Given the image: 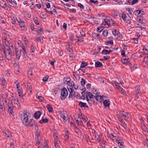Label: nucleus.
<instances>
[{
    "label": "nucleus",
    "instance_id": "nucleus-16",
    "mask_svg": "<svg viewBox=\"0 0 148 148\" xmlns=\"http://www.w3.org/2000/svg\"><path fill=\"white\" fill-rule=\"evenodd\" d=\"M64 82L65 84H67L68 85V86H67V88H73V86L74 85V82L72 81H71L70 80L67 81L66 80H65L64 81Z\"/></svg>",
    "mask_w": 148,
    "mask_h": 148
},
{
    "label": "nucleus",
    "instance_id": "nucleus-17",
    "mask_svg": "<svg viewBox=\"0 0 148 148\" xmlns=\"http://www.w3.org/2000/svg\"><path fill=\"white\" fill-rule=\"evenodd\" d=\"M3 133L4 136L7 137H10L12 136L11 134L9 132L8 130H4Z\"/></svg>",
    "mask_w": 148,
    "mask_h": 148
},
{
    "label": "nucleus",
    "instance_id": "nucleus-10",
    "mask_svg": "<svg viewBox=\"0 0 148 148\" xmlns=\"http://www.w3.org/2000/svg\"><path fill=\"white\" fill-rule=\"evenodd\" d=\"M35 123V121L33 119H30L29 120L28 119L24 125L27 126H32L34 125Z\"/></svg>",
    "mask_w": 148,
    "mask_h": 148
},
{
    "label": "nucleus",
    "instance_id": "nucleus-28",
    "mask_svg": "<svg viewBox=\"0 0 148 148\" xmlns=\"http://www.w3.org/2000/svg\"><path fill=\"white\" fill-rule=\"evenodd\" d=\"M17 43L19 46L22 49L25 47L24 45L22 43L21 40H18L17 41Z\"/></svg>",
    "mask_w": 148,
    "mask_h": 148
},
{
    "label": "nucleus",
    "instance_id": "nucleus-5",
    "mask_svg": "<svg viewBox=\"0 0 148 148\" xmlns=\"http://www.w3.org/2000/svg\"><path fill=\"white\" fill-rule=\"evenodd\" d=\"M20 119L23 124L28 120V118L26 111H24L23 114L21 115Z\"/></svg>",
    "mask_w": 148,
    "mask_h": 148
},
{
    "label": "nucleus",
    "instance_id": "nucleus-48",
    "mask_svg": "<svg viewBox=\"0 0 148 148\" xmlns=\"http://www.w3.org/2000/svg\"><path fill=\"white\" fill-rule=\"evenodd\" d=\"M143 62H145V64H148V54L145 57Z\"/></svg>",
    "mask_w": 148,
    "mask_h": 148
},
{
    "label": "nucleus",
    "instance_id": "nucleus-55",
    "mask_svg": "<svg viewBox=\"0 0 148 148\" xmlns=\"http://www.w3.org/2000/svg\"><path fill=\"white\" fill-rule=\"evenodd\" d=\"M108 32L107 30H104L103 31L102 33L103 35L104 36H106L108 34Z\"/></svg>",
    "mask_w": 148,
    "mask_h": 148
},
{
    "label": "nucleus",
    "instance_id": "nucleus-52",
    "mask_svg": "<svg viewBox=\"0 0 148 148\" xmlns=\"http://www.w3.org/2000/svg\"><path fill=\"white\" fill-rule=\"evenodd\" d=\"M119 32L116 30L114 29L112 31V34L114 36H116L118 34Z\"/></svg>",
    "mask_w": 148,
    "mask_h": 148
},
{
    "label": "nucleus",
    "instance_id": "nucleus-45",
    "mask_svg": "<svg viewBox=\"0 0 148 148\" xmlns=\"http://www.w3.org/2000/svg\"><path fill=\"white\" fill-rule=\"evenodd\" d=\"M81 117L83 119V121H84L85 122L87 121V120L88 119L87 116L84 115H81Z\"/></svg>",
    "mask_w": 148,
    "mask_h": 148
},
{
    "label": "nucleus",
    "instance_id": "nucleus-15",
    "mask_svg": "<svg viewBox=\"0 0 148 148\" xmlns=\"http://www.w3.org/2000/svg\"><path fill=\"white\" fill-rule=\"evenodd\" d=\"M92 131L93 133H95L94 134V135L95 136V140L97 141H99L101 140L99 133H97L96 134L95 130H92Z\"/></svg>",
    "mask_w": 148,
    "mask_h": 148
},
{
    "label": "nucleus",
    "instance_id": "nucleus-21",
    "mask_svg": "<svg viewBox=\"0 0 148 148\" xmlns=\"http://www.w3.org/2000/svg\"><path fill=\"white\" fill-rule=\"evenodd\" d=\"M22 52L23 54V56L24 58H26V57L27 56V52L26 51V49L25 47L22 49Z\"/></svg>",
    "mask_w": 148,
    "mask_h": 148
},
{
    "label": "nucleus",
    "instance_id": "nucleus-49",
    "mask_svg": "<svg viewBox=\"0 0 148 148\" xmlns=\"http://www.w3.org/2000/svg\"><path fill=\"white\" fill-rule=\"evenodd\" d=\"M36 98L37 99H39L41 101H43L44 100V98L41 96L36 95Z\"/></svg>",
    "mask_w": 148,
    "mask_h": 148
},
{
    "label": "nucleus",
    "instance_id": "nucleus-25",
    "mask_svg": "<svg viewBox=\"0 0 148 148\" xmlns=\"http://www.w3.org/2000/svg\"><path fill=\"white\" fill-rule=\"evenodd\" d=\"M95 98L97 101H101L102 99V97L100 95H97L95 96Z\"/></svg>",
    "mask_w": 148,
    "mask_h": 148
},
{
    "label": "nucleus",
    "instance_id": "nucleus-38",
    "mask_svg": "<svg viewBox=\"0 0 148 148\" xmlns=\"http://www.w3.org/2000/svg\"><path fill=\"white\" fill-rule=\"evenodd\" d=\"M102 65V63L99 61L96 62L95 63V66L97 67H100Z\"/></svg>",
    "mask_w": 148,
    "mask_h": 148
},
{
    "label": "nucleus",
    "instance_id": "nucleus-43",
    "mask_svg": "<svg viewBox=\"0 0 148 148\" xmlns=\"http://www.w3.org/2000/svg\"><path fill=\"white\" fill-rule=\"evenodd\" d=\"M36 137L35 138V140H37L38 139H41L40 137V133L39 132H36Z\"/></svg>",
    "mask_w": 148,
    "mask_h": 148
},
{
    "label": "nucleus",
    "instance_id": "nucleus-36",
    "mask_svg": "<svg viewBox=\"0 0 148 148\" xmlns=\"http://www.w3.org/2000/svg\"><path fill=\"white\" fill-rule=\"evenodd\" d=\"M48 121V120L47 119H42L40 120L39 122L40 123H45L47 122Z\"/></svg>",
    "mask_w": 148,
    "mask_h": 148
},
{
    "label": "nucleus",
    "instance_id": "nucleus-46",
    "mask_svg": "<svg viewBox=\"0 0 148 148\" xmlns=\"http://www.w3.org/2000/svg\"><path fill=\"white\" fill-rule=\"evenodd\" d=\"M18 92V95L19 97H21V98L22 97V96L21 95L22 94V90L21 88H20V89H18L17 90Z\"/></svg>",
    "mask_w": 148,
    "mask_h": 148
},
{
    "label": "nucleus",
    "instance_id": "nucleus-3",
    "mask_svg": "<svg viewBox=\"0 0 148 148\" xmlns=\"http://www.w3.org/2000/svg\"><path fill=\"white\" fill-rule=\"evenodd\" d=\"M5 57L8 60H11L12 58L13 53L9 49H5L4 50Z\"/></svg>",
    "mask_w": 148,
    "mask_h": 148
},
{
    "label": "nucleus",
    "instance_id": "nucleus-50",
    "mask_svg": "<svg viewBox=\"0 0 148 148\" xmlns=\"http://www.w3.org/2000/svg\"><path fill=\"white\" fill-rule=\"evenodd\" d=\"M116 36V38L118 40H121L122 38V35L121 34H118Z\"/></svg>",
    "mask_w": 148,
    "mask_h": 148
},
{
    "label": "nucleus",
    "instance_id": "nucleus-39",
    "mask_svg": "<svg viewBox=\"0 0 148 148\" xmlns=\"http://www.w3.org/2000/svg\"><path fill=\"white\" fill-rule=\"evenodd\" d=\"M92 91L93 94H96V95L99 93V90L96 89L94 88L92 90Z\"/></svg>",
    "mask_w": 148,
    "mask_h": 148
},
{
    "label": "nucleus",
    "instance_id": "nucleus-62",
    "mask_svg": "<svg viewBox=\"0 0 148 148\" xmlns=\"http://www.w3.org/2000/svg\"><path fill=\"white\" fill-rule=\"evenodd\" d=\"M84 41V38L82 37H79L77 39V42H83Z\"/></svg>",
    "mask_w": 148,
    "mask_h": 148
},
{
    "label": "nucleus",
    "instance_id": "nucleus-47",
    "mask_svg": "<svg viewBox=\"0 0 148 148\" xmlns=\"http://www.w3.org/2000/svg\"><path fill=\"white\" fill-rule=\"evenodd\" d=\"M34 22L37 25H39L40 21H38L37 18L34 17Z\"/></svg>",
    "mask_w": 148,
    "mask_h": 148
},
{
    "label": "nucleus",
    "instance_id": "nucleus-29",
    "mask_svg": "<svg viewBox=\"0 0 148 148\" xmlns=\"http://www.w3.org/2000/svg\"><path fill=\"white\" fill-rule=\"evenodd\" d=\"M42 36L40 35L39 36L37 35L36 36V39L37 41L38 42H41Z\"/></svg>",
    "mask_w": 148,
    "mask_h": 148
},
{
    "label": "nucleus",
    "instance_id": "nucleus-54",
    "mask_svg": "<svg viewBox=\"0 0 148 148\" xmlns=\"http://www.w3.org/2000/svg\"><path fill=\"white\" fill-rule=\"evenodd\" d=\"M87 65V63L86 62H83L80 66V67L81 68H84L85 66H86Z\"/></svg>",
    "mask_w": 148,
    "mask_h": 148
},
{
    "label": "nucleus",
    "instance_id": "nucleus-20",
    "mask_svg": "<svg viewBox=\"0 0 148 148\" xmlns=\"http://www.w3.org/2000/svg\"><path fill=\"white\" fill-rule=\"evenodd\" d=\"M140 90V88L139 86H136L135 87V92L136 94V97L138 98H139L138 94L139 93V91Z\"/></svg>",
    "mask_w": 148,
    "mask_h": 148
},
{
    "label": "nucleus",
    "instance_id": "nucleus-23",
    "mask_svg": "<svg viewBox=\"0 0 148 148\" xmlns=\"http://www.w3.org/2000/svg\"><path fill=\"white\" fill-rule=\"evenodd\" d=\"M7 1L11 3L14 7H15L17 6V3L14 0H6Z\"/></svg>",
    "mask_w": 148,
    "mask_h": 148
},
{
    "label": "nucleus",
    "instance_id": "nucleus-42",
    "mask_svg": "<svg viewBox=\"0 0 148 148\" xmlns=\"http://www.w3.org/2000/svg\"><path fill=\"white\" fill-rule=\"evenodd\" d=\"M118 145L120 148H124V143L123 142H120L119 143Z\"/></svg>",
    "mask_w": 148,
    "mask_h": 148
},
{
    "label": "nucleus",
    "instance_id": "nucleus-12",
    "mask_svg": "<svg viewBox=\"0 0 148 148\" xmlns=\"http://www.w3.org/2000/svg\"><path fill=\"white\" fill-rule=\"evenodd\" d=\"M68 89L70 92L69 95V97L71 98H73L75 96V92L73 88H68Z\"/></svg>",
    "mask_w": 148,
    "mask_h": 148
},
{
    "label": "nucleus",
    "instance_id": "nucleus-61",
    "mask_svg": "<svg viewBox=\"0 0 148 148\" xmlns=\"http://www.w3.org/2000/svg\"><path fill=\"white\" fill-rule=\"evenodd\" d=\"M105 44L106 45H108L109 44L112 45L113 44V41L112 40H110L108 42H105Z\"/></svg>",
    "mask_w": 148,
    "mask_h": 148
},
{
    "label": "nucleus",
    "instance_id": "nucleus-64",
    "mask_svg": "<svg viewBox=\"0 0 148 148\" xmlns=\"http://www.w3.org/2000/svg\"><path fill=\"white\" fill-rule=\"evenodd\" d=\"M143 50H145L146 51H147L148 50V46L147 45H145L144 46L143 48Z\"/></svg>",
    "mask_w": 148,
    "mask_h": 148
},
{
    "label": "nucleus",
    "instance_id": "nucleus-40",
    "mask_svg": "<svg viewBox=\"0 0 148 148\" xmlns=\"http://www.w3.org/2000/svg\"><path fill=\"white\" fill-rule=\"evenodd\" d=\"M35 51V45L33 44H32L31 45L30 52L34 53V52Z\"/></svg>",
    "mask_w": 148,
    "mask_h": 148
},
{
    "label": "nucleus",
    "instance_id": "nucleus-2",
    "mask_svg": "<svg viewBox=\"0 0 148 148\" xmlns=\"http://www.w3.org/2000/svg\"><path fill=\"white\" fill-rule=\"evenodd\" d=\"M8 110L10 116H13L14 115L13 109L14 108V105L13 104L12 101L10 100L8 103Z\"/></svg>",
    "mask_w": 148,
    "mask_h": 148
},
{
    "label": "nucleus",
    "instance_id": "nucleus-11",
    "mask_svg": "<svg viewBox=\"0 0 148 148\" xmlns=\"http://www.w3.org/2000/svg\"><path fill=\"white\" fill-rule=\"evenodd\" d=\"M86 95L87 101H88L91 99H94L95 98V96H94L91 92H87Z\"/></svg>",
    "mask_w": 148,
    "mask_h": 148
},
{
    "label": "nucleus",
    "instance_id": "nucleus-37",
    "mask_svg": "<svg viewBox=\"0 0 148 148\" xmlns=\"http://www.w3.org/2000/svg\"><path fill=\"white\" fill-rule=\"evenodd\" d=\"M118 119L121 122L122 124H123V125H125V123L124 120L125 119L121 117H119Z\"/></svg>",
    "mask_w": 148,
    "mask_h": 148
},
{
    "label": "nucleus",
    "instance_id": "nucleus-44",
    "mask_svg": "<svg viewBox=\"0 0 148 148\" xmlns=\"http://www.w3.org/2000/svg\"><path fill=\"white\" fill-rule=\"evenodd\" d=\"M137 65L134 64L130 67L132 71H134L137 67Z\"/></svg>",
    "mask_w": 148,
    "mask_h": 148
},
{
    "label": "nucleus",
    "instance_id": "nucleus-27",
    "mask_svg": "<svg viewBox=\"0 0 148 148\" xmlns=\"http://www.w3.org/2000/svg\"><path fill=\"white\" fill-rule=\"evenodd\" d=\"M41 115V113L39 111H37L35 112L34 114V117L38 119L39 118Z\"/></svg>",
    "mask_w": 148,
    "mask_h": 148
},
{
    "label": "nucleus",
    "instance_id": "nucleus-19",
    "mask_svg": "<svg viewBox=\"0 0 148 148\" xmlns=\"http://www.w3.org/2000/svg\"><path fill=\"white\" fill-rule=\"evenodd\" d=\"M5 111V108L3 103H0V112L3 114Z\"/></svg>",
    "mask_w": 148,
    "mask_h": 148
},
{
    "label": "nucleus",
    "instance_id": "nucleus-31",
    "mask_svg": "<svg viewBox=\"0 0 148 148\" xmlns=\"http://www.w3.org/2000/svg\"><path fill=\"white\" fill-rule=\"evenodd\" d=\"M111 51H108L107 50H103L102 51V53L104 55H108L110 54V52Z\"/></svg>",
    "mask_w": 148,
    "mask_h": 148
},
{
    "label": "nucleus",
    "instance_id": "nucleus-35",
    "mask_svg": "<svg viewBox=\"0 0 148 148\" xmlns=\"http://www.w3.org/2000/svg\"><path fill=\"white\" fill-rule=\"evenodd\" d=\"M27 90L29 91L31 93L32 92V88L31 87V84L30 83H28L27 84Z\"/></svg>",
    "mask_w": 148,
    "mask_h": 148
},
{
    "label": "nucleus",
    "instance_id": "nucleus-13",
    "mask_svg": "<svg viewBox=\"0 0 148 148\" xmlns=\"http://www.w3.org/2000/svg\"><path fill=\"white\" fill-rule=\"evenodd\" d=\"M60 141L58 138H55V140L53 141V143L55 148H61L59 145Z\"/></svg>",
    "mask_w": 148,
    "mask_h": 148
},
{
    "label": "nucleus",
    "instance_id": "nucleus-34",
    "mask_svg": "<svg viewBox=\"0 0 148 148\" xmlns=\"http://www.w3.org/2000/svg\"><path fill=\"white\" fill-rule=\"evenodd\" d=\"M103 104L104 106L105 107H108L109 106L110 104V102L108 100H105L103 101Z\"/></svg>",
    "mask_w": 148,
    "mask_h": 148
},
{
    "label": "nucleus",
    "instance_id": "nucleus-6",
    "mask_svg": "<svg viewBox=\"0 0 148 148\" xmlns=\"http://www.w3.org/2000/svg\"><path fill=\"white\" fill-rule=\"evenodd\" d=\"M16 21H17L19 25L20 26V27L22 31H24L26 29V27L24 21L22 20L19 19L17 20V19L14 20V21L16 22Z\"/></svg>",
    "mask_w": 148,
    "mask_h": 148
},
{
    "label": "nucleus",
    "instance_id": "nucleus-9",
    "mask_svg": "<svg viewBox=\"0 0 148 148\" xmlns=\"http://www.w3.org/2000/svg\"><path fill=\"white\" fill-rule=\"evenodd\" d=\"M15 56L17 59L19 60L21 54L22 50L21 49H19L16 48H15Z\"/></svg>",
    "mask_w": 148,
    "mask_h": 148
},
{
    "label": "nucleus",
    "instance_id": "nucleus-14",
    "mask_svg": "<svg viewBox=\"0 0 148 148\" xmlns=\"http://www.w3.org/2000/svg\"><path fill=\"white\" fill-rule=\"evenodd\" d=\"M121 60L123 64H127L129 63V61L128 58L126 56H123Z\"/></svg>",
    "mask_w": 148,
    "mask_h": 148
},
{
    "label": "nucleus",
    "instance_id": "nucleus-56",
    "mask_svg": "<svg viewBox=\"0 0 148 148\" xmlns=\"http://www.w3.org/2000/svg\"><path fill=\"white\" fill-rule=\"evenodd\" d=\"M80 82L81 85L83 86L85 85L86 81L84 78H82Z\"/></svg>",
    "mask_w": 148,
    "mask_h": 148
},
{
    "label": "nucleus",
    "instance_id": "nucleus-33",
    "mask_svg": "<svg viewBox=\"0 0 148 148\" xmlns=\"http://www.w3.org/2000/svg\"><path fill=\"white\" fill-rule=\"evenodd\" d=\"M113 84L115 85V87L117 89H119L120 88V86L119 85L118 83L117 82L113 81L112 82Z\"/></svg>",
    "mask_w": 148,
    "mask_h": 148
},
{
    "label": "nucleus",
    "instance_id": "nucleus-58",
    "mask_svg": "<svg viewBox=\"0 0 148 148\" xmlns=\"http://www.w3.org/2000/svg\"><path fill=\"white\" fill-rule=\"evenodd\" d=\"M103 29V27H99L97 28V31L98 32H101L102 30Z\"/></svg>",
    "mask_w": 148,
    "mask_h": 148
},
{
    "label": "nucleus",
    "instance_id": "nucleus-4",
    "mask_svg": "<svg viewBox=\"0 0 148 148\" xmlns=\"http://www.w3.org/2000/svg\"><path fill=\"white\" fill-rule=\"evenodd\" d=\"M68 95V92L66 88H63L61 90L60 98L62 100L65 99Z\"/></svg>",
    "mask_w": 148,
    "mask_h": 148
},
{
    "label": "nucleus",
    "instance_id": "nucleus-41",
    "mask_svg": "<svg viewBox=\"0 0 148 148\" xmlns=\"http://www.w3.org/2000/svg\"><path fill=\"white\" fill-rule=\"evenodd\" d=\"M14 104L15 105H16V106L15 107H17L18 108H20V104L18 100L16 101L15 102H14Z\"/></svg>",
    "mask_w": 148,
    "mask_h": 148
},
{
    "label": "nucleus",
    "instance_id": "nucleus-53",
    "mask_svg": "<svg viewBox=\"0 0 148 148\" xmlns=\"http://www.w3.org/2000/svg\"><path fill=\"white\" fill-rule=\"evenodd\" d=\"M60 116L62 118L63 121L64 122L66 121V117L63 114H62L60 115Z\"/></svg>",
    "mask_w": 148,
    "mask_h": 148
},
{
    "label": "nucleus",
    "instance_id": "nucleus-60",
    "mask_svg": "<svg viewBox=\"0 0 148 148\" xmlns=\"http://www.w3.org/2000/svg\"><path fill=\"white\" fill-rule=\"evenodd\" d=\"M49 76L46 75L45 77H43L42 79V81L43 82H46L48 79Z\"/></svg>",
    "mask_w": 148,
    "mask_h": 148
},
{
    "label": "nucleus",
    "instance_id": "nucleus-24",
    "mask_svg": "<svg viewBox=\"0 0 148 148\" xmlns=\"http://www.w3.org/2000/svg\"><path fill=\"white\" fill-rule=\"evenodd\" d=\"M22 39L25 45H28V40L26 36H23L22 37Z\"/></svg>",
    "mask_w": 148,
    "mask_h": 148
},
{
    "label": "nucleus",
    "instance_id": "nucleus-63",
    "mask_svg": "<svg viewBox=\"0 0 148 148\" xmlns=\"http://www.w3.org/2000/svg\"><path fill=\"white\" fill-rule=\"evenodd\" d=\"M78 6L81 9H83L84 8V6L81 3H79L78 4Z\"/></svg>",
    "mask_w": 148,
    "mask_h": 148
},
{
    "label": "nucleus",
    "instance_id": "nucleus-32",
    "mask_svg": "<svg viewBox=\"0 0 148 148\" xmlns=\"http://www.w3.org/2000/svg\"><path fill=\"white\" fill-rule=\"evenodd\" d=\"M47 108L49 112H52L53 111L52 107L50 105H47Z\"/></svg>",
    "mask_w": 148,
    "mask_h": 148
},
{
    "label": "nucleus",
    "instance_id": "nucleus-57",
    "mask_svg": "<svg viewBox=\"0 0 148 148\" xmlns=\"http://www.w3.org/2000/svg\"><path fill=\"white\" fill-rule=\"evenodd\" d=\"M121 92V93L123 94H125V91L121 87L119 88V89H118Z\"/></svg>",
    "mask_w": 148,
    "mask_h": 148
},
{
    "label": "nucleus",
    "instance_id": "nucleus-59",
    "mask_svg": "<svg viewBox=\"0 0 148 148\" xmlns=\"http://www.w3.org/2000/svg\"><path fill=\"white\" fill-rule=\"evenodd\" d=\"M35 7V5L33 3L30 4L29 5V8L31 9H34Z\"/></svg>",
    "mask_w": 148,
    "mask_h": 148
},
{
    "label": "nucleus",
    "instance_id": "nucleus-51",
    "mask_svg": "<svg viewBox=\"0 0 148 148\" xmlns=\"http://www.w3.org/2000/svg\"><path fill=\"white\" fill-rule=\"evenodd\" d=\"M79 104L81 107H86V104L85 103H83L81 102L79 103Z\"/></svg>",
    "mask_w": 148,
    "mask_h": 148
},
{
    "label": "nucleus",
    "instance_id": "nucleus-8",
    "mask_svg": "<svg viewBox=\"0 0 148 148\" xmlns=\"http://www.w3.org/2000/svg\"><path fill=\"white\" fill-rule=\"evenodd\" d=\"M111 18L109 17H106L103 21V25H107L110 27L111 26Z\"/></svg>",
    "mask_w": 148,
    "mask_h": 148
},
{
    "label": "nucleus",
    "instance_id": "nucleus-22",
    "mask_svg": "<svg viewBox=\"0 0 148 148\" xmlns=\"http://www.w3.org/2000/svg\"><path fill=\"white\" fill-rule=\"evenodd\" d=\"M0 5L3 8H5L7 6L6 2L3 0L0 1Z\"/></svg>",
    "mask_w": 148,
    "mask_h": 148
},
{
    "label": "nucleus",
    "instance_id": "nucleus-30",
    "mask_svg": "<svg viewBox=\"0 0 148 148\" xmlns=\"http://www.w3.org/2000/svg\"><path fill=\"white\" fill-rule=\"evenodd\" d=\"M43 29L42 28H40L39 29L38 28L37 30H35V32L40 34V35L42 34V32L43 31Z\"/></svg>",
    "mask_w": 148,
    "mask_h": 148
},
{
    "label": "nucleus",
    "instance_id": "nucleus-26",
    "mask_svg": "<svg viewBox=\"0 0 148 148\" xmlns=\"http://www.w3.org/2000/svg\"><path fill=\"white\" fill-rule=\"evenodd\" d=\"M41 139H38L37 140H35L36 145V146H38V147L39 148L38 145L42 146V144L40 143V141Z\"/></svg>",
    "mask_w": 148,
    "mask_h": 148
},
{
    "label": "nucleus",
    "instance_id": "nucleus-18",
    "mask_svg": "<svg viewBox=\"0 0 148 148\" xmlns=\"http://www.w3.org/2000/svg\"><path fill=\"white\" fill-rule=\"evenodd\" d=\"M1 82L2 87L3 88H6L7 84L5 82V78L3 77H2L1 78Z\"/></svg>",
    "mask_w": 148,
    "mask_h": 148
},
{
    "label": "nucleus",
    "instance_id": "nucleus-7",
    "mask_svg": "<svg viewBox=\"0 0 148 148\" xmlns=\"http://www.w3.org/2000/svg\"><path fill=\"white\" fill-rule=\"evenodd\" d=\"M119 114L120 115L119 117H121L125 120L127 119L128 121L130 120V116L128 113L123 111H120L119 112Z\"/></svg>",
    "mask_w": 148,
    "mask_h": 148
},
{
    "label": "nucleus",
    "instance_id": "nucleus-1",
    "mask_svg": "<svg viewBox=\"0 0 148 148\" xmlns=\"http://www.w3.org/2000/svg\"><path fill=\"white\" fill-rule=\"evenodd\" d=\"M122 19L124 22L127 24V25H129V27L130 29H132L134 28L135 26V22L134 21H131L127 17L126 14L123 12L121 14V16Z\"/></svg>",
    "mask_w": 148,
    "mask_h": 148
}]
</instances>
